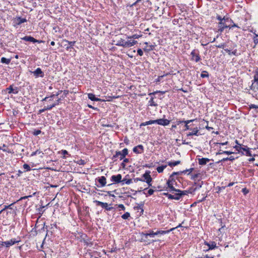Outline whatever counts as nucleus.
Listing matches in <instances>:
<instances>
[{
	"label": "nucleus",
	"mask_w": 258,
	"mask_h": 258,
	"mask_svg": "<svg viewBox=\"0 0 258 258\" xmlns=\"http://www.w3.org/2000/svg\"><path fill=\"white\" fill-rule=\"evenodd\" d=\"M155 122L158 124L165 126L169 124L170 121L166 119L160 118L155 120Z\"/></svg>",
	"instance_id": "9d476101"
},
{
	"label": "nucleus",
	"mask_w": 258,
	"mask_h": 258,
	"mask_svg": "<svg viewBox=\"0 0 258 258\" xmlns=\"http://www.w3.org/2000/svg\"><path fill=\"white\" fill-rule=\"evenodd\" d=\"M236 143L237 144H238V146H235L234 147V148H235L236 150L237 151H238L239 153H240V152H242L241 151V145L240 144H239L238 143V142L237 141H236Z\"/></svg>",
	"instance_id": "c85d7f7f"
},
{
	"label": "nucleus",
	"mask_w": 258,
	"mask_h": 258,
	"mask_svg": "<svg viewBox=\"0 0 258 258\" xmlns=\"http://www.w3.org/2000/svg\"><path fill=\"white\" fill-rule=\"evenodd\" d=\"M142 36V35H138V34H134L132 36H127L126 37V38L129 39H138L140 37H141Z\"/></svg>",
	"instance_id": "a878e982"
},
{
	"label": "nucleus",
	"mask_w": 258,
	"mask_h": 258,
	"mask_svg": "<svg viewBox=\"0 0 258 258\" xmlns=\"http://www.w3.org/2000/svg\"><path fill=\"white\" fill-rule=\"evenodd\" d=\"M153 192H154V190L152 189H150L149 190H148V195L149 196H151L153 194Z\"/></svg>",
	"instance_id": "09e8293b"
},
{
	"label": "nucleus",
	"mask_w": 258,
	"mask_h": 258,
	"mask_svg": "<svg viewBox=\"0 0 258 258\" xmlns=\"http://www.w3.org/2000/svg\"><path fill=\"white\" fill-rule=\"evenodd\" d=\"M243 190V192H244V194H246L247 193V191L246 190V188H243L242 189Z\"/></svg>",
	"instance_id": "338daca9"
},
{
	"label": "nucleus",
	"mask_w": 258,
	"mask_h": 258,
	"mask_svg": "<svg viewBox=\"0 0 258 258\" xmlns=\"http://www.w3.org/2000/svg\"><path fill=\"white\" fill-rule=\"evenodd\" d=\"M55 96V94H52L50 97H46L42 100V101H46L48 98H53Z\"/></svg>",
	"instance_id": "58836bf2"
},
{
	"label": "nucleus",
	"mask_w": 258,
	"mask_h": 258,
	"mask_svg": "<svg viewBox=\"0 0 258 258\" xmlns=\"http://www.w3.org/2000/svg\"><path fill=\"white\" fill-rule=\"evenodd\" d=\"M122 176L121 174L113 175L111 177L110 180L114 183H119L121 181Z\"/></svg>",
	"instance_id": "1a4fd4ad"
},
{
	"label": "nucleus",
	"mask_w": 258,
	"mask_h": 258,
	"mask_svg": "<svg viewBox=\"0 0 258 258\" xmlns=\"http://www.w3.org/2000/svg\"><path fill=\"white\" fill-rule=\"evenodd\" d=\"M106 178L102 176L98 178V181L100 184V186L103 187L106 184Z\"/></svg>",
	"instance_id": "f3484780"
},
{
	"label": "nucleus",
	"mask_w": 258,
	"mask_h": 258,
	"mask_svg": "<svg viewBox=\"0 0 258 258\" xmlns=\"http://www.w3.org/2000/svg\"><path fill=\"white\" fill-rule=\"evenodd\" d=\"M55 106H56V104H53L52 103V104L48 105H47L45 107H46L47 110H50L53 107H55Z\"/></svg>",
	"instance_id": "e433bc0d"
},
{
	"label": "nucleus",
	"mask_w": 258,
	"mask_h": 258,
	"mask_svg": "<svg viewBox=\"0 0 258 258\" xmlns=\"http://www.w3.org/2000/svg\"><path fill=\"white\" fill-rule=\"evenodd\" d=\"M98 206H101L102 208L105 209L107 211H111L113 207H109L107 203H103L99 201L95 200L94 201Z\"/></svg>",
	"instance_id": "6e6552de"
},
{
	"label": "nucleus",
	"mask_w": 258,
	"mask_h": 258,
	"mask_svg": "<svg viewBox=\"0 0 258 258\" xmlns=\"http://www.w3.org/2000/svg\"><path fill=\"white\" fill-rule=\"evenodd\" d=\"M164 195L166 196L169 199H175L177 200V193L175 194L174 195H172L168 193H164Z\"/></svg>",
	"instance_id": "5701e85b"
},
{
	"label": "nucleus",
	"mask_w": 258,
	"mask_h": 258,
	"mask_svg": "<svg viewBox=\"0 0 258 258\" xmlns=\"http://www.w3.org/2000/svg\"><path fill=\"white\" fill-rule=\"evenodd\" d=\"M59 99H58L55 102L53 103V104H56V106L58 105L59 102Z\"/></svg>",
	"instance_id": "69168bd1"
},
{
	"label": "nucleus",
	"mask_w": 258,
	"mask_h": 258,
	"mask_svg": "<svg viewBox=\"0 0 258 258\" xmlns=\"http://www.w3.org/2000/svg\"><path fill=\"white\" fill-rule=\"evenodd\" d=\"M223 18H222L220 16H217V20H218L219 21H220V22H221V21H223V19H222Z\"/></svg>",
	"instance_id": "4d7b16f0"
},
{
	"label": "nucleus",
	"mask_w": 258,
	"mask_h": 258,
	"mask_svg": "<svg viewBox=\"0 0 258 258\" xmlns=\"http://www.w3.org/2000/svg\"><path fill=\"white\" fill-rule=\"evenodd\" d=\"M27 22V20L25 18H22L20 17L16 18L14 20V22L16 25H20L22 23Z\"/></svg>",
	"instance_id": "ddd939ff"
},
{
	"label": "nucleus",
	"mask_w": 258,
	"mask_h": 258,
	"mask_svg": "<svg viewBox=\"0 0 258 258\" xmlns=\"http://www.w3.org/2000/svg\"><path fill=\"white\" fill-rule=\"evenodd\" d=\"M238 27V26H237V25H236V24H233V25H232L231 26H230L229 25V27L228 28H232V27Z\"/></svg>",
	"instance_id": "bf43d9fd"
},
{
	"label": "nucleus",
	"mask_w": 258,
	"mask_h": 258,
	"mask_svg": "<svg viewBox=\"0 0 258 258\" xmlns=\"http://www.w3.org/2000/svg\"><path fill=\"white\" fill-rule=\"evenodd\" d=\"M255 36L253 37V42L255 45L258 44V35L254 34Z\"/></svg>",
	"instance_id": "c9c22d12"
},
{
	"label": "nucleus",
	"mask_w": 258,
	"mask_h": 258,
	"mask_svg": "<svg viewBox=\"0 0 258 258\" xmlns=\"http://www.w3.org/2000/svg\"><path fill=\"white\" fill-rule=\"evenodd\" d=\"M33 73L36 78H38L39 77L42 78L44 77V73L41 71V69L39 68L36 69V70L33 72Z\"/></svg>",
	"instance_id": "f8f14e48"
},
{
	"label": "nucleus",
	"mask_w": 258,
	"mask_h": 258,
	"mask_svg": "<svg viewBox=\"0 0 258 258\" xmlns=\"http://www.w3.org/2000/svg\"><path fill=\"white\" fill-rule=\"evenodd\" d=\"M232 153H233V152L226 151H223V152L220 153V154H225L227 155H230Z\"/></svg>",
	"instance_id": "49530a36"
},
{
	"label": "nucleus",
	"mask_w": 258,
	"mask_h": 258,
	"mask_svg": "<svg viewBox=\"0 0 258 258\" xmlns=\"http://www.w3.org/2000/svg\"><path fill=\"white\" fill-rule=\"evenodd\" d=\"M111 193V191H107V194L109 195V196H111V197H114V195H112Z\"/></svg>",
	"instance_id": "680f3d73"
},
{
	"label": "nucleus",
	"mask_w": 258,
	"mask_h": 258,
	"mask_svg": "<svg viewBox=\"0 0 258 258\" xmlns=\"http://www.w3.org/2000/svg\"><path fill=\"white\" fill-rule=\"evenodd\" d=\"M23 168L26 170V171H28L31 170V168L30 166L27 164H24L23 165Z\"/></svg>",
	"instance_id": "4c0bfd02"
},
{
	"label": "nucleus",
	"mask_w": 258,
	"mask_h": 258,
	"mask_svg": "<svg viewBox=\"0 0 258 258\" xmlns=\"http://www.w3.org/2000/svg\"><path fill=\"white\" fill-rule=\"evenodd\" d=\"M65 42L68 43V44L70 45L69 46L67 47V48L68 49L69 48H72L73 46L74 45L75 43H76L75 41H69L68 40H64Z\"/></svg>",
	"instance_id": "bb28decb"
},
{
	"label": "nucleus",
	"mask_w": 258,
	"mask_h": 258,
	"mask_svg": "<svg viewBox=\"0 0 258 258\" xmlns=\"http://www.w3.org/2000/svg\"><path fill=\"white\" fill-rule=\"evenodd\" d=\"M229 27V25H227L226 23L224 22V21L219 22V30L221 32H222L225 28H228Z\"/></svg>",
	"instance_id": "dca6fc26"
},
{
	"label": "nucleus",
	"mask_w": 258,
	"mask_h": 258,
	"mask_svg": "<svg viewBox=\"0 0 258 258\" xmlns=\"http://www.w3.org/2000/svg\"><path fill=\"white\" fill-rule=\"evenodd\" d=\"M144 151V147L142 145H138L133 148V152L136 154H141Z\"/></svg>",
	"instance_id": "9b49d317"
},
{
	"label": "nucleus",
	"mask_w": 258,
	"mask_h": 258,
	"mask_svg": "<svg viewBox=\"0 0 258 258\" xmlns=\"http://www.w3.org/2000/svg\"><path fill=\"white\" fill-rule=\"evenodd\" d=\"M253 85L254 86V87H256V89H258V71L255 73Z\"/></svg>",
	"instance_id": "6ab92c4d"
},
{
	"label": "nucleus",
	"mask_w": 258,
	"mask_h": 258,
	"mask_svg": "<svg viewBox=\"0 0 258 258\" xmlns=\"http://www.w3.org/2000/svg\"><path fill=\"white\" fill-rule=\"evenodd\" d=\"M127 154L128 150L126 148L123 149L121 151H116L115 154L112 157V159L115 160V159L118 157L120 160H122L124 159Z\"/></svg>",
	"instance_id": "20e7f679"
},
{
	"label": "nucleus",
	"mask_w": 258,
	"mask_h": 258,
	"mask_svg": "<svg viewBox=\"0 0 258 258\" xmlns=\"http://www.w3.org/2000/svg\"><path fill=\"white\" fill-rule=\"evenodd\" d=\"M209 246V249H213L216 247V244L215 242H212L211 244L207 243Z\"/></svg>",
	"instance_id": "7c9ffc66"
},
{
	"label": "nucleus",
	"mask_w": 258,
	"mask_h": 258,
	"mask_svg": "<svg viewBox=\"0 0 258 258\" xmlns=\"http://www.w3.org/2000/svg\"><path fill=\"white\" fill-rule=\"evenodd\" d=\"M208 76L209 74L207 71H203L201 74V77L203 78L208 77Z\"/></svg>",
	"instance_id": "72a5a7b5"
},
{
	"label": "nucleus",
	"mask_w": 258,
	"mask_h": 258,
	"mask_svg": "<svg viewBox=\"0 0 258 258\" xmlns=\"http://www.w3.org/2000/svg\"><path fill=\"white\" fill-rule=\"evenodd\" d=\"M43 154V153H42V152L41 151L37 150L36 151L33 152L31 153V156H34L37 154Z\"/></svg>",
	"instance_id": "2f4dec72"
},
{
	"label": "nucleus",
	"mask_w": 258,
	"mask_h": 258,
	"mask_svg": "<svg viewBox=\"0 0 258 258\" xmlns=\"http://www.w3.org/2000/svg\"><path fill=\"white\" fill-rule=\"evenodd\" d=\"M32 196L31 195H30V196H25V197H22L21 198V199H20V200H23V199H27L29 197H31Z\"/></svg>",
	"instance_id": "5fc2aeb1"
},
{
	"label": "nucleus",
	"mask_w": 258,
	"mask_h": 258,
	"mask_svg": "<svg viewBox=\"0 0 258 258\" xmlns=\"http://www.w3.org/2000/svg\"><path fill=\"white\" fill-rule=\"evenodd\" d=\"M137 43V41L136 40H127L125 41L123 39L120 38L117 40L116 43L115 44L117 46H122L123 47H130L136 45Z\"/></svg>",
	"instance_id": "7ed1b4c3"
},
{
	"label": "nucleus",
	"mask_w": 258,
	"mask_h": 258,
	"mask_svg": "<svg viewBox=\"0 0 258 258\" xmlns=\"http://www.w3.org/2000/svg\"><path fill=\"white\" fill-rule=\"evenodd\" d=\"M146 123L147 124V125H149V124H154V123H156L155 120H149V121H146Z\"/></svg>",
	"instance_id": "ea45409f"
},
{
	"label": "nucleus",
	"mask_w": 258,
	"mask_h": 258,
	"mask_svg": "<svg viewBox=\"0 0 258 258\" xmlns=\"http://www.w3.org/2000/svg\"><path fill=\"white\" fill-rule=\"evenodd\" d=\"M62 92V90L58 91L57 93L55 94L56 96H58L61 92Z\"/></svg>",
	"instance_id": "13d9d810"
},
{
	"label": "nucleus",
	"mask_w": 258,
	"mask_h": 258,
	"mask_svg": "<svg viewBox=\"0 0 258 258\" xmlns=\"http://www.w3.org/2000/svg\"><path fill=\"white\" fill-rule=\"evenodd\" d=\"M137 53L140 56H142L143 55V52L141 49H138L137 50Z\"/></svg>",
	"instance_id": "c03bdc74"
},
{
	"label": "nucleus",
	"mask_w": 258,
	"mask_h": 258,
	"mask_svg": "<svg viewBox=\"0 0 258 258\" xmlns=\"http://www.w3.org/2000/svg\"><path fill=\"white\" fill-rule=\"evenodd\" d=\"M177 179V172H174L169 177L167 184L168 190L171 191H176V187L177 186L176 180Z\"/></svg>",
	"instance_id": "f03ea898"
},
{
	"label": "nucleus",
	"mask_w": 258,
	"mask_h": 258,
	"mask_svg": "<svg viewBox=\"0 0 258 258\" xmlns=\"http://www.w3.org/2000/svg\"><path fill=\"white\" fill-rule=\"evenodd\" d=\"M149 102L150 103L151 106H156V104L154 103L153 99H151Z\"/></svg>",
	"instance_id": "3c124183"
},
{
	"label": "nucleus",
	"mask_w": 258,
	"mask_h": 258,
	"mask_svg": "<svg viewBox=\"0 0 258 258\" xmlns=\"http://www.w3.org/2000/svg\"><path fill=\"white\" fill-rule=\"evenodd\" d=\"M128 161H129L128 159L125 158V159H123V162L126 163V162H128Z\"/></svg>",
	"instance_id": "774afa93"
},
{
	"label": "nucleus",
	"mask_w": 258,
	"mask_h": 258,
	"mask_svg": "<svg viewBox=\"0 0 258 258\" xmlns=\"http://www.w3.org/2000/svg\"><path fill=\"white\" fill-rule=\"evenodd\" d=\"M8 208H9V207H8V206H5L4 208L3 209H2V212H3Z\"/></svg>",
	"instance_id": "e2e57ef3"
},
{
	"label": "nucleus",
	"mask_w": 258,
	"mask_h": 258,
	"mask_svg": "<svg viewBox=\"0 0 258 258\" xmlns=\"http://www.w3.org/2000/svg\"><path fill=\"white\" fill-rule=\"evenodd\" d=\"M168 231L159 230L156 232L151 231L149 233H142V234L144 235L146 238L148 236H149L151 237H154L155 235H157L158 234H164L166 233H168Z\"/></svg>",
	"instance_id": "423d86ee"
},
{
	"label": "nucleus",
	"mask_w": 258,
	"mask_h": 258,
	"mask_svg": "<svg viewBox=\"0 0 258 258\" xmlns=\"http://www.w3.org/2000/svg\"><path fill=\"white\" fill-rule=\"evenodd\" d=\"M250 108H255L256 109H257V112H258V106H256L254 104H251V106H250Z\"/></svg>",
	"instance_id": "603ef678"
},
{
	"label": "nucleus",
	"mask_w": 258,
	"mask_h": 258,
	"mask_svg": "<svg viewBox=\"0 0 258 258\" xmlns=\"http://www.w3.org/2000/svg\"><path fill=\"white\" fill-rule=\"evenodd\" d=\"M15 203H12L11 204H10V205H8V207H9V208L8 209H12V206L14 205Z\"/></svg>",
	"instance_id": "0e129e2a"
},
{
	"label": "nucleus",
	"mask_w": 258,
	"mask_h": 258,
	"mask_svg": "<svg viewBox=\"0 0 258 258\" xmlns=\"http://www.w3.org/2000/svg\"><path fill=\"white\" fill-rule=\"evenodd\" d=\"M248 148H247V147L246 146H244V147H241V151H242V153L243 154V152H246V150H247Z\"/></svg>",
	"instance_id": "de8ad7c7"
},
{
	"label": "nucleus",
	"mask_w": 258,
	"mask_h": 258,
	"mask_svg": "<svg viewBox=\"0 0 258 258\" xmlns=\"http://www.w3.org/2000/svg\"><path fill=\"white\" fill-rule=\"evenodd\" d=\"M7 90L9 94L14 93L17 94L18 93V89L17 87L13 88V86L11 85L9 87L7 88Z\"/></svg>",
	"instance_id": "4468645a"
},
{
	"label": "nucleus",
	"mask_w": 258,
	"mask_h": 258,
	"mask_svg": "<svg viewBox=\"0 0 258 258\" xmlns=\"http://www.w3.org/2000/svg\"><path fill=\"white\" fill-rule=\"evenodd\" d=\"M163 78V76H159L157 80V81H160L161 79Z\"/></svg>",
	"instance_id": "052dcab7"
},
{
	"label": "nucleus",
	"mask_w": 258,
	"mask_h": 258,
	"mask_svg": "<svg viewBox=\"0 0 258 258\" xmlns=\"http://www.w3.org/2000/svg\"><path fill=\"white\" fill-rule=\"evenodd\" d=\"M191 59L195 60L196 62H198L200 60V57L199 55L196 53L195 50L191 52Z\"/></svg>",
	"instance_id": "2eb2a0df"
},
{
	"label": "nucleus",
	"mask_w": 258,
	"mask_h": 258,
	"mask_svg": "<svg viewBox=\"0 0 258 258\" xmlns=\"http://www.w3.org/2000/svg\"><path fill=\"white\" fill-rule=\"evenodd\" d=\"M130 217V214L128 212H126L121 216L123 219H127Z\"/></svg>",
	"instance_id": "473e14b6"
},
{
	"label": "nucleus",
	"mask_w": 258,
	"mask_h": 258,
	"mask_svg": "<svg viewBox=\"0 0 258 258\" xmlns=\"http://www.w3.org/2000/svg\"><path fill=\"white\" fill-rule=\"evenodd\" d=\"M167 167L166 165H162L157 168V171L159 173H161L163 171L164 169Z\"/></svg>",
	"instance_id": "cd10ccee"
},
{
	"label": "nucleus",
	"mask_w": 258,
	"mask_h": 258,
	"mask_svg": "<svg viewBox=\"0 0 258 258\" xmlns=\"http://www.w3.org/2000/svg\"><path fill=\"white\" fill-rule=\"evenodd\" d=\"M188 192L186 190L181 191L178 189V200L182 197H187Z\"/></svg>",
	"instance_id": "412c9836"
},
{
	"label": "nucleus",
	"mask_w": 258,
	"mask_h": 258,
	"mask_svg": "<svg viewBox=\"0 0 258 258\" xmlns=\"http://www.w3.org/2000/svg\"><path fill=\"white\" fill-rule=\"evenodd\" d=\"M41 131L39 130H35L33 133V134L34 135V136H37L38 135H39L40 133H41Z\"/></svg>",
	"instance_id": "a19ab883"
},
{
	"label": "nucleus",
	"mask_w": 258,
	"mask_h": 258,
	"mask_svg": "<svg viewBox=\"0 0 258 258\" xmlns=\"http://www.w3.org/2000/svg\"><path fill=\"white\" fill-rule=\"evenodd\" d=\"M168 165L171 167L175 166L177 165V161L169 162Z\"/></svg>",
	"instance_id": "f704fd0d"
},
{
	"label": "nucleus",
	"mask_w": 258,
	"mask_h": 258,
	"mask_svg": "<svg viewBox=\"0 0 258 258\" xmlns=\"http://www.w3.org/2000/svg\"><path fill=\"white\" fill-rule=\"evenodd\" d=\"M46 110H47L46 109V107H45V106H44V107L43 109H40V110L39 111V113H42V112H44V111H46Z\"/></svg>",
	"instance_id": "864d4df0"
},
{
	"label": "nucleus",
	"mask_w": 258,
	"mask_h": 258,
	"mask_svg": "<svg viewBox=\"0 0 258 258\" xmlns=\"http://www.w3.org/2000/svg\"><path fill=\"white\" fill-rule=\"evenodd\" d=\"M121 182L122 184H124V183L126 184H130L132 182V180L131 179H127L126 178H124L122 180H121Z\"/></svg>",
	"instance_id": "393cba45"
},
{
	"label": "nucleus",
	"mask_w": 258,
	"mask_h": 258,
	"mask_svg": "<svg viewBox=\"0 0 258 258\" xmlns=\"http://www.w3.org/2000/svg\"><path fill=\"white\" fill-rule=\"evenodd\" d=\"M61 154L63 155H69L68 152L67 150H61Z\"/></svg>",
	"instance_id": "8fccbe9b"
},
{
	"label": "nucleus",
	"mask_w": 258,
	"mask_h": 258,
	"mask_svg": "<svg viewBox=\"0 0 258 258\" xmlns=\"http://www.w3.org/2000/svg\"><path fill=\"white\" fill-rule=\"evenodd\" d=\"M150 171H146L145 173L143 175V177L144 178L143 180L146 181V182L149 185V186H151V181L152 179L150 175Z\"/></svg>",
	"instance_id": "0eeeda50"
},
{
	"label": "nucleus",
	"mask_w": 258,
	"mask_h": 258,
	"mask_svg": "<svg viewBox=\"0 0 258 258\" xmlns=\"http://www.w3.org/2000/svg\"><path fill=\"white\" fill-rule=\"evenodd\" d=\"M88 97L89 99L94 101H100V99L97 98L95 96V95L92 93H89L88 94Z\"/></svg>",
	"instance_id": "4be33fe9"
},
{
	"label": "nucleus",
	"mask_w": 258,
	"mask_h": 258,
	"mask_svg": "<svg viewBox=\"0 0 258 258\" xmlns=\"http://www.w3.org/2000/svg\"><path fill=\"white\" fill-rule=\"evenodd\" d=\"M210 160L208 158H202L199 159V164L201 165H206Z\"/></svg>",
	"instance_id": "a211bd4d"
},
{
	"label": "nucleus",
	"mask_w": 258,
	"mask_h": 258,
	"mask_svg": "<svg viewBox=\"0 0 258 258\" xmlns=\"http://www.w3.org/2000/svg\"><path fill=\"white\" fill-rule=\"evenodd\" d=\"M194 170V168H191L188 169H186L185 170L181 171H180V173H184V174H189L192 170Z\"/></svg>",
	"instance_id": "c756f323"
},
{
	"label": "nucleus",
	"mask_w": 258,
	"mask_h": 258,
	"mask_svg": "<svg viewBox=\"0 0 258 258\" xmlns=\"http://www.w3.org/2000/svg\"><path fill=\"white\" fill-rule=\"evenodd\" d=\"M223 21H224L225 23L228 22L229 21H230L232 22L231 20H229L228 18L224 17L223 18Z\"/></svg>",
	"instance_id": "79ce46f5"
},
{
	"label": "nucleus",
	"mask_w": 258,
	"mask_h": 258,
	"mask_svg": "<svg viewBox=\"0 0 258 258\" xmlns=\"http://www.w3.org/2000/svg\"><path fill=\"white\" fill-rule=\"evenodd\" d=\"M23 40L26 41H30L33 43H35L36 39L30 36H26L22 38Z\"/></svg>",
	"instance_id": "aec40b11"
},
{
	"label": "nucleus",
	"mask_w": 258,
	"mask_h": 258,
	"mask_svg": "<svg viewBox=\"0 0 258 258\" xmlns=\"http://www.w3.org/2000/svg\"><path fill=\"white\" fill-rule=\"evenodd\" d=\"M20 241V240L14 238L11 239L10 240L2 241L1 243V245L2 246H5L6 247H9L11 246L14 245L15 244L19 243Z\"/></svg>",
	"instance_id": "39448f33"
},
{
	"label": "nucleus",
	"mask_w": 258,
	"mask_h": 258,
	"mask_svg": "<svg viewBox=\"0 0 258 258\" xmlns=\"http://www.w3.org/2000/svg\"><path fill=\"white\" fill-rule=\"evenodd\" d=\"M245 155L247 156H252V154L249 151V148H248L247 150L246 151Z\"/></svg>",
	"instance_id": "37998d69"
},
{
	"label": "nucleus",
	"mask_w": 258,
	"mask_h": 258,
	"mask_svg": "<svg viewBox=\"0 0 258 258\" xmlns=\"http://www.w3.org/2000/svg\"><path fill=\"white\" fill-rule=\"evenodd\" d=\"M227 160H234V158H233L232 157H230L229 158H226L223 159L224 161H226Z\"/></svg>",
	"instance_id": "6e6d98bb"
},
{
	"label": "nucleus",
	"mask_w": 258,
	"mask_h": 258,
	"mask_svg": "<svg viewBox=\"0 0 258 258\" xmlns=\"http://www.w3.org/2000/svg\"><path fill=\"white\" fill-rule=\"evenodd\" d=\"M118 207L120 209V210H122L123 211L125 210V208L123 205L122 204H119L118 206Z\"/></svg>",
	"instance_id": "a18cd8bd"
},
{
	"label": "nucleus",
	"mask_w": 258,
	"mask_h": 258,
	"mask_svg": "<svg viewBox=\"0 0 258 258\" xmlns=\"http://www.w3.org/2000/svg\"><path fill=\"white\" fill-rule=\"evenodd\" d=\"M195 120H189L185 121H178V125H179V127L181 128L182 126H183V127H185V128L183 129V130H190L188 133H187V136H192V135H196V136H199L201 135L199 133V128L200 127H195L194 128H192L191 127V125L189 124L190 123L194 121Z\"/></svg>",
	"instance_id": "f257e3e1"
},
{
	"label": "nucleus",
	"mask_w": 258,
	"mask_h": 258,
	"mask_svg": "<svg viewBox=\"0 0 258 258\" xmlns=\"http://www.w3.org/2000/svg\"><path fill=\"white\" fill-rule=\"evenodd\" d=\"M11 59L10 58H7L3 57L1 58V61L3 63L8 64L10 63Z\"/></svg>",
	"instance_id": "b1692460"
}]
</instances>
